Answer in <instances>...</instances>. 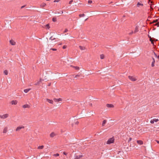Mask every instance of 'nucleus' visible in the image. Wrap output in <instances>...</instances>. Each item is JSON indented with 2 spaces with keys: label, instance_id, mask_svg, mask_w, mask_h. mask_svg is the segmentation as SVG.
Segmentation results:
<instances>
[{
  "label": "nucleus",
  "instance_id": "1",
  "mask_svg": "<svg viewBox=\"0 0 159 159\" xmlns=\"http://www.w3.org/2000/svg\"><path fill=\"white\" fill-rule=\"evenodd\" d=\"M114 142V139L113 137H112L109 139L107 142V144H110L113 143Z\"/></svg>",
  "mask_w": 159,
  "mask_h": 159
},
{
  "label": "nucleus",
  "instance_id": "2",
  "mask_svg": "<svg viewBox=\"0 0 159 159\" xmlns=\"http://www.w3.org/2000/svg\"><path fill=\"white\" fill-rule=\"evenodd\" d=\"M9 115L7 114H6L2 115H0V118L2 119H4L8 117Z\"/></svg>",
  "mask_w": 159,
  "mask_h": 159
},
{
  "label": "nucleus",
  "instance_id": "3",
  "mask_svg": "<svg viewBox=\"0 0 159 159\" xmlns=\"http://www.w3.org/2000/svg\"><path fill=\"white\" fill-rule=\"evenodd\" d=\"M128 78L129 79L133 81H135L137 79L134 77L131 76H129Z\"/></svg>",
  "mask_w": 159,
  "mask_h": 159
},
{
  "label": "nucleus",
  "instance_id": "4",
  "mask_svg": "<svg viewBox=\"0 0 159 159\" xmlns=\"http://www.w3.org/2000/svg\"><path fill=\"white\" fill-rule=\"evenodd\" d=\"M159 120L158 119H153V120H151L150 121V123L151 124H153L154 122H157Z\"/></svg>",
  "mask_w": 159,
  "mask_h": 159
},
{
  "label": "nucleus",
  "instance_id": "5",
  "mask_svg": "<svg viewBox=\"0 0 159 159\" xmlns=\"http://www.w3.org/2000/svg\"><path fill=\"white\" fill-rule=\"evenodd\" d=\"M80 77V79H82L83 77H84V76L82 75V74H80V75H75V76H74V78L76 77Z\"/></svg>",
  "mask_w": 159,
  "mask_h": 159
},
{
  "label": "nucleus",
  "instance_id": "6",
  "mask_svg": "<svg viewBox=\"0 0 159 159\" xmlns=\"http://www.w3.org/2000/svg\"><path fill=\"white\" fill-rule=\"evenodd\" d=\"M24 128V127L23 126H18V127L16 129V131H18L20 130V129H23Z\"/></svg>",
  "mask_w": 159,
  "mask_h": 159
},
{
  "label": "nucleus",
  "instance_id": "7",
  "mask_svg": "<svg viewBox=\"0 0 159 159\" xmlns=\"http://www.w3.org/2000/svg\"><path fill=\"white\" fill-rule=\"evenodd\" d=\"M46 100L47 102H48L49 103L52 104L53 103V101L52 100H50L48 98L46 99Z\"/></svg>",
  "mask_w": 159,
  "mask_h": 159
},
{
  "label": "nucleus",
  "instance_id": "8",
  "mask_svg": "<svg viewBox=\"0 0 159 159\" xmlns=\"http://www.w3.org/2000/svg\"><path fill=\"white\" fill-rule=\"evenodd\" d=\"M83 157V155H75L74 159H80Z\"/></svg>",
  "mask_w": 159,
  "mask_h": 159
},
{
  "label": "nucleus",
  "instance_id": "9",
  "mask_svg": "<svg viewBox=\"0 0 159 159\" xmlns=\"http://www.w3.org/2000/svg\"><path fill=\"white\" fill-rule=\"evenodd\" d=\"M17 103V101L16 100H12L11 102V103L12 105H16Z\"/></svg>",
  "mask_w": 159,
  "mask_h": 159
},
{
  "label": "nucleus",
  "instance_id": "10",
  "mask_svg": "<svg viewBox=\"0 0 159 159\" xmlns=\"http://www.w3.org/2000/svg\"><path fill=\"white\" fill-rule=\"evenodd\" d=\"M10 43L12 45H14L16 44V42L13 40H11L10 41Z\"/></svg>",
  "mask_w": 159,
  "mask_h": 159
},
{
  "label": "nucleus",
  "instance_id": "11",
  "mask_svg": "<svg viewBox=\"0 0 159 159\" xmlns=\"http://www.w3.org/2000/svg\"><path fill=\"white\" fill-rule=\"evenodd\" d=\"M152 59L153 61L152 63L151 66L152 67H154L155 66L154 64H155V61L154 58L153 57H152Z\"/></svg>",
  "mask_w": 159,
  "mask_h": 159
},
{
  "label": "nucleus",
  "instance_id": "12",
  "mask_svg": "<svg viewBox=\"0 0 159 159\" xmlns=\"http://www.w3.org/2000/svg\"><path fill=\"white\" fill-rule=\"evenodd\" d=\"M137 143L139 145H142L143 144V142L142 140H138L137 141Z\"/></svg>",
  "mask_w": 159,
  "mask_h": 159
},
{
  "label": "nucleus",
  "instance_id": "13",
  "mask_svg": "<svg viewBox=\"0 0 159 159\" xmlns=\"http://www.w3.org/2000/svg\"><path fill=\"white\" fill-rule=\"evenodd\" d=\"M23 108H29L30 107V105L28 104H25L22 106Z\"/></svg>",
  "mask_w": 159,
  "mask_h": 159
},
{
  "label": "nucleus",
  "instance_id": "14",
  "mask_svg": "<svg viewBox=\"0 0 159 159\" xmlns=\"http://www.w3.org/2000/svg\"><path fill=\"white\" fill-rule=\"evenodd\" d=\"M54 101L55 102H58L62 100V99L61 98H59L58 99L54 98L53 99Z\"/></svg>",
  "mask_w": 159,
  "mask_h": 159
},
{
  "label": "nucleus",
  "instance_id": "15",
  "mask_svg": "<svg viewBox=\"0 0 159 159\" xmlns=\"http://www.w3.org/2000/svg\"><path fill=\"white\" fill-rule=\"evenodd\" d=\"M106 106L108 108L113 107H114V105L111 104H107L106 105Z\"/></svg>",
  "mask_w": 159,
  "mask_h": 159
},
{
  "label": "nucleus",
  "instance_id": "16",
  "mask_svg": "<svg viewBox=\"0 0 159 159\" xmlns=\"http://www.w3.org/2000/svg\"><path fill=\"white\" fill-rule=\"evenodd\" d=\"M46 5V4L45 3H43L41 4L40 5V7L41 8H43V7H44Z\"/></svg>",
  "mask_w": 159,
  "mask_h": 159
},
{
  "label": "nucleus",
  "instance_id": "17",
  "mask_svg": "<svg viewBox=\"0 0 159 159\" xmlns=\"http://www.w3.org/2000/svg\"><path fill=\"white\" fill-rule=\"evenodd\" d=\"M158 22H159V19H157L155 20H154L151 23L153 24L155 23H158Z\"/></svg>",
  "mask_w": 159,
  "mask_h": 159
},
{
  "label": "nucleus",
  "instance_id": "18",
  "mask_svg": "<svg viewBox=\"0 0 159 159\" xmlns=\"http://www.w3.org/2000/svg\"><path fill=\"white\" fill-rule=\"evenodd\" d=\"M139 31V27L138 26H136L135 28V30L134 31V33H136L138 32Z\"/></svg>",
  "mask_w": 159,
  "mask_h": 159
},
{
  "label": "nucleus",
  "instance_id": "19",
  "mask_svg": "<svg viewBox=\"0 0 159 159\" xmlns=\"http://www.w3.org/2000/svg\"><path fill=\"white\" fill-rule=\"evenodd\" d=\"M55 134L54 132H52L50 134V136L51 138L53 137L55 135Z\"/></svg>",
  "mask_w": 159,
  "mask_h": 159
},
{
  "label": "nucleus",
  "instance_id": "20",
  "mask_svg": "<svg viewBox=\"0 0 159 159\" xmlns=\"http://www.w3.org/2000/svg\"><path fill=\"white\" fill-rule=\"evenodd\" d=\"M7 131V127H5L3 130V133H6Z\"/></svg>",
  "mask_w": 159,
  "mask_h": 159
},
{
  "label": "nucleus",
  "instance_id": "21",
  "mask_svg": "<svg viewBox=\"0 0 159 159\" xmlns=\"http://www.w3.org/2000/svg\"><path fill=\"white\" fill-rule=\"evenodd\" d=\"M148 3V4H149L151 6H150L151 8V9H153V8H152V7L151 4H152L153 3V2L151 1L150 0H149Z\"/></svg>",
  "mask_w": 159,
  "mask_h": 159
},
{
  "label": "nucleus",
  "instance_id": "22",
  "mask_svg": "<svg viewBox=\"0 0 159 159\" xmlns=\"http://www.w3.org/2000/svg\"><path fill=\"white\" fill-rule=\"evenodd\" d=\"M79 47L80 48V49L82 50H84L85 49V48L84 47L82 46H79Z\"/></svg>",
  "mask_w": 159,
  "mask_h": 159
},
{
  "label": "nucleus",
  "instance_id": "23",
  "mask_svg": "<svg viewBox=\"0 0 159 159\" xmlns=\"http://www.w3.org/2000/svg\"><path fill=\"white\" fill-rule=\"evenodd\" d=\"M52 20L53 22H56L57 20L56 17H54L52 18Z\"/></svg>",
  "mask_w": 159,
  "mask_h": 159
},
{
  "label": "nucleus",
  "instance_id": "24",
  "mask_svg": "<svg viewBox=\"0 0 159 159\" xmlns=\"http://www.w3.org/2000/svg\"><path fill=\"white\" fill-rule=\"evenodd\" d=\"M30 89H26L24 90V91L25 93H28Z\"/></svg>",
  "mask_w": 159,
  "mask_h": 159
},
{
  "label": "nucleus",
  "instance_id": "25",
  "mask_svg": "<svg viewBox=\"0 0 159 159\" xmlns=\"http://www.w3.org/2000/svg\"><path fill=\"white\" fill-rule=\"evenodd\" d=\"M143 4H142V3H140L139 2H138L137 4V7H139V6H143Z\"/></svg>",
  "mask_w": 159,
  "mask_h": 159
},
{
  "label": "nucleus",
  "instance_id": "26",
  "mask_svg": "<svg viewBox=\"0 0 159 159\" xmlns=\"http://www.w3.org/2000/svg\"><path fill=\"white\" fill-rule=\"evenodd\" d=\"M4 73L5 75H7L8 74V71L7 70H5L4 71Z\"/></svg>",
  "mask_w": 159,
  "mask_h": 159
},
{
  "label": "nucleus",
  "instance_id": "27",
  "mask_svg": "<svg viewBox=\"0 0 159 159\" xmlns=\"http://www.w3.org/2000/svg\"><path fill=\"white\" fill-rule=\"evenodd\" d=\"M107 122V120H104L103 122H102V126H103L104 125V124H105Z\"/></svg>",
  "mask_w": 159,
  "mask_h": 159
},
{
  "label": "nucleus",
  "instance_id": "28",
  "mask_svg": "<svg viewBox=\"0 0 159 159\" xmlns=\"http://www.w3.org/2000/svg\"><path fill=\"white\" fill-rule=\"evenodd\" d=\"M44 147V146L43 145H42L41 146H39L38 147V149H42Z\"/></svg>",
  "mask_w": 159,
  "mask_h": 159
},
{
  "label": "nucleus",
  "instance_id": "29",
  "mask_svg": "<svg viewBox=\"0 0 159 159\" xmlns=\"http://www.w3.org/2000/svg\"><path fill=\"white\" fill-rule=\"evenodd\" d=\"M73 67L76 70H79L80 69L79 67L78 66H73Z\"/></svg>",
  "mask_w": 159,
  "mask_h": 159
},
{
  "label": "nucleus",
  "instance_id": "30",
  "mask_svg": "<svg viewBox=\"0 0 159 159\" xmlns=\"http://www.w3.org/2000/svg\"><path fill=\"white\" fill-rule=\"evenodd\" d=\"M104 56L103 54L100 55V57L101 59H103L104 58Z\"/></svg>",
  "mask_w": 159,
  "mask_h": 159
},
{
  "label": "nucleus",
  "instance_id": "31",
  "mask_svg": "<svg viewBox=\"0 0 159 159\" xmlns=\"http://www.w3.org/2000/svg\"><path fill=\"white\" fill-rule=\"evenodd\" d=\"M56 39L55 38H52V36H51L50 38L49 39L51 40H54Z\"/></svg>",
  "mask_w": 159,
  "mask_h": 159
},
{
  "label": "nucleus",
  "instance_id": "32",
  "mask_svg": "<svg viewBox=\"0 0 159 159\" xmlns=\"http://www.w3.org/2000/svg\"><path fill=\"white\" fill-rule=\"evenodd\" d=\"M85 16V15L84 14H80L79 15V16L80 17H83V16Z\"/></svg>",
  "mask_w": 159,
  "mask_h": 159
},
{
  "label": "nucleus",
  "instance_id": "33",
  "mask_svg": "<svg viewBox=\"0 0 159 159\" xmlns=\"http://www.w3.org/2000/svg\"><path fill=\"white\" fill-rule=\"evenodd\" d=\"M46 27L48 29H49L50 28V26L48 24L47 25H46Z\"/></svg>",
  "mask_w": 159,
  "mask_h": 159
},
{
  "label": "nucleus",
  "instance_id": "34",
  "mask_svg": "<svg viewBox=\"0 0 159 159\" xmlns=\"http://www.w3.org/2000/svg\"><path fill=\"white\" fill-rule=\"evenodd\" d=\"M50 50H52L53 51H56L57 50V49L56 48H51L50 49Z\"/></svg>",
  "mask_w": 159,
  "mask_h": 159
},
{
  "label": "nucleus",
  "instance_id": "35",
  "mask_svg": "<svg viewBox=\"0 0 159 159\" xmlns=\"http://www.w3.org/2000/svg\"><path fill=\"white\" fill-rule=\"evenodd\" d=\"M39 84H40V81H38V82H36L34 84L35 85H39Z\"/></svg>",
  "mask_w": 159,
  "mask_h": 159
},
{
  "label": "nucleus",
  "instance_id": "36",
  "mask_svg": "<svg viewBox=\"0 0 159 159\" xmlns=\"http://www.w3.org/2000/svg\"><path fill=\"white\" fill-rule=\"evenodd\" d=\"M67 48V46L66 45H64L62 47V48L64 49L66 48Z\"/></svg>",
  "mask_w": 159,
  "mask_h": 159
},
{
  "label": "nucleus",
  "instance_id": "37",
  "mask_svg": "<svg viewBox=\"0 0 159 159\" xmlns=\"http://www.w3.org/2000/svg\"><path fill=\"white\" fill-rule=\"evenodd\" d=\"M131 140H132V138H131V137H129V139L128 140V143L129 142L131 141Z\"/></svg>",
  "mask_w": 159,
  "mask_h": 159
},
{
  "label": "nucleus",
  "instance_id": "38",
  "mask_svg": "<svg viewBox=\"0 0 159 159\" xmlns=\"http://www.w3.org/2000/svg\"><path fill=\"white\" fill-rule=\"evenodd\" d=\"M59 155L58 153H56V154H54V156L56 157L58 156Z\"/></svg>",
  "mask_w": 159,
  "mask_h": 159
},
{
  "label": "nucleus",
  "instance_id": "39",
  "mask_svg": "<svg viewBox=\"0 0 159 159\" xmlns=\"http://www.w3.org/2000/svg\"><path fill=\"white\" fill-rule=\"evenodd\" d=\"M73 2V0H71L69 2V4H71Z\"/></svg>",
  "mask_w": 159,
  "mask_h": 159
},
{
  "label": "nucleus",
  "instance_id": "40",
  "mask_svg": "<svg viewBox=\"0 0 159 159\" xmlns=\"http://www.w3.org/2000/svg\"><path fill=\"white\" fill-rule=\"evenodd\" d=\"M61 0H55L54 1V2H59Z\"/></svg>",
  "mask_w": 159,
  "mask_h": 159
},
{
  "label": "nucleus",
  "instance_id": "41",
  "mask_svg": "<svg viewBox=\"0 0 159 159\" xmlns=\"http://www.w3.org/2000/svg\"><path fill=\"white\" fill-rule=\"evenodd\" d=\"M68 31V29H66L64 31V33H66Z\"/></svg>",
  "mask_w": 159,
  "mask_h": 159
},
{
  "label": "nucleus",
  "instance_id": "42",
  "mask_svg": "<svg viewBox=\"0 0 159 159\" xmlns=\"http://www.w3.org/2000/svg\"><path fill=\"white\" fill-rule=\"evenodd\" d=\"M88 2L89 3L91 4V3H92V1L89 0L88 1Z\"/></svg>",
  "mask_w": 159,
  "mask_h": 159
},
{
  "label": "nucleus",
  "instance_id": "43",
  "mask_svg": "<svg viewBox=\"0 0 159 159\" xmlns=\"http://www.w3.org/2000/svg\"><path fill=\"white\" fill-rule=\"evenodd\" d=\"M133 31H132V32H130V33H129V35H131L133 34Z\"/></svg>",
  "mask_w": 159,
  "mask_h": 159
},
{
  "label": "nucleus",
  "instance_id": "44",
  "mask_svg": "<svg viewBox=\"0 0 159 159\" xmlns=\"http://www.w3.org/2000/svg\"><path fill=\"white\" fill-rule=\"evenodd\" d=\"M151 43L153 45H154V41H152L151 42Z\"/></svg>",
  "mask_w": 159,
  "mask_h": 159
},
{
  "label": "nucleus",
  "instance_id": "45",
  "mask_svg": "<svg viewBox=\"0 0 159 159\" xmlns=\"http://www.w3.org/2000/svg\"><path fill=\"white\" fill-rule=\"evenodd\" d=\"M63 154H64V155H67V153H66V152H63Z\"/></svg>",
  "mask_w": 159,
  "mask_h": 159
},
{
  "label": "nucleus",
  "instance_id": "46",
  "mask_svg": "<svg viewBox=\"0 0 159 159\" xmlns=\"http://www.w3.org/2000/svg\"><path fill=\"white\" fill-rule=\"evenodd\" d=\"M79 122H78V121H77L76 122H75V124H76V125H78V124H79Z\"/></svg>",
  "mask_w": 159,
  "mask_h": 159
},
{
  "label": "nucleus",
  "instance_id": "47",
  "mask_svg": "<svg viewBox=\"0 0 159 159\" xmlns=\"http://www.w3.org/2000/svg\"><path fill=\"white\" fill-rule=\"evenodd\" d=\"M149 40L151 42L152 41H153L152 40V38H150L149 39Z\"/></svg>",
  "mask_w": 159,
  "mask_h": 159
},
{
  "label": "nucleus",
  "instance_id": "48",
  "mask_svg": "<svg viewBox=\"0 0 159 159\" xmlns=\"http://www.w3.org/2000/svg\"><path fill=\"white\" fill-rule=\"evenodd\" d=\"M158 24H157V23L155 24H154V26H157V25Z\"/></svg>",
  "mask_w": 159,
  "mask_h": 159
},
{
  "label": "nucleus",
  "instance_id": "49",
  "mask_svg": "<svg viewBox=\"0 0 159 159\" xmlns=\"http://www.w3.org/2000/svg\"><path fill=\"white\" fill-rule=\"evenodd\" d=\"M25 5L22 6L21 7V9H22V8H24V7H25Z\"/></svg>",
  "mask_w": 159,
  "mask_h": 159
},
{
  "label": "nucleus",
  "instance_id": "50",
  "mask_svg": "<svg viewBox=\"0 0 159 159\" xmlns=\"http://www.w3.org/2000/svg\"><path fill=\"white\" fill-rule=\"evenodd\" d=\"M42 80H43L42 79H40V81H40V82H41Z\"/></svg>",
  "mask_w": 159,
  "mask_h": 159
},
{
  "label": "nucleus",
  "instance_id": "51",
  "mask_svg": "<svg viewBox=\"0 0 159 159\" xmlns=\"http://www.w3.org/2000/svg\"><path fill=\"white\" fill-rule=\"evenodd\" d=\"M156 141L159 144V141H158L157 140H156Z\"/></svg>",
  "mask_w": 159,
  "mask_h": 159
},
{
  "label": "nucleus",
  "instance_id": "52",
  "mask_svg": "<svg viewBox=\"0 0 159 159\" xmlns=\"http://www.w3.org/2000/svg\"><path fill=\"white\" fill-rule=\"evenodd\" d=\"M154 55H155V56L156 57H157V55H156V54L154 52Z\"/></svg>",
  "mask_w": 159,
  "mask_h": 159
},
{
  "label": "nucleus",
  "instance_id": "53",
  "mask_svg": "<svg viewBox=\"0 0 159 159\" xmlns=\"http://www.w3.org/2000/svg\"><path fill=\"white\" fill-rule=\"evenodd\" d=\"M51 84V83H50L48 84V86H50Z\"/></svg>",
  "mask_w": 159,
  "mask_h": 159
},
{
  "label": "nucleus",
  "instance_id": "54",
  "mask_svg": "<svg viewBox=\"0 0 159 159\" xmlns=\"http://www.w3.org/2000/svg\"><path fill=\"white\" fill-rule=\"evenodd\" d=\"M148 37L150 39V38H151V37L149 35H148Z\"/></svg>",
  "mask_w": 159,
  "mask_h": 159
},
{
  "label": "nucleus",
  "instance_id": "55",
  "mask_svg": "<svg viewBox=\"0 0 159 159\" xmlns=\"http://www.w3.org/2000/svg\"><path fill=\"white\" fill-rule=\"evenodd\" d=\"M157 24H158L157 25V27H159V22H158Z\"/></svg>",
  "mask_w": 159,
  "mask_h": 159
},
{
  "label": "nucleus",
  "instance_id": "56",
  "mask_svg": "<svg viewBox=\"0 0 159 159\" xmlns=\"http://www.w3.org/2000/svg\"><path fill=\"white\" fill-rule=\"evenodd\" d=\"M158 58L159 59V56H157V57H156Z\"/></svg>",
  "mask_w": 159,
  "mask_h": 159
},
{
  "label": "nucleus",
  "instance_id": "57",
  "mask_svg": "<svg viewBox=\"0 0 159 159\" xmlns=\"http://www.w3.org/2000/svg\"><path fill=\"white\" fill-rule=\"evenodd\" d=\"M61 14L63 13V11H61Z\"/></svg>",
  "mask_w": 159,
  "mask_h": 159
},
{
  "label": "nucleus",
  "instance_id": "58",
  "mask_svg": "<svg viewBox=\"0 0 159 159\" xmlns=\"http://www.w3.org/2000/svg\"><path fill=\"white\" fill-rule=\"evenodd\" d=\"M155 41H157V39H155Z\"/></svg>",
  "mask_w": 159,
  "mask_h": 159
},
{
  "label": "nucleus",
  "instance_id": "59",
  "mask_svg": "<svg viewBox=\"0 0 159 159\" xmlns=\"http://www.w3.org/2000/svg\"><path fill=\"white\" fill-rule=\"evenodd\" d=\"M157 129H158V130H159V128H157Z\"/></svg>",
  "mask_w": 159,
  "mask_h": 159
},
{
  "label": "nucleus",
  "instance_id": "60",
  "mask_svg": "<svg viewBox=\"0 0 159 159\" xmlns=\"http://www.w3.org/2000/svg\"><path fill=\"white\" fill-rule=\"evenodd\" d=\"M87 19H85V20H87Z\"/></svg>",
  "mask_w": 159,
  "mask_h": 159
},
{
  "label": "nucleus",
  "instance_id": "61",
  "mask_svg": "<svg viewBox=\"0 0 159 159\" xmlns=\"http://www.w3.org/2000/svg\"><path fill=\"white\" fill-rule=\"evenodd\" d=\"M112 3V2H110V3Z\"/></svg>",
  "mask_w": 159,
  "mask_h": 159
},
{
  "label": "nucleus",
  "instance_id": "62",
  "mask_svg": "<svg viewBox=\"0 0 159 159\" xmlns=\"http://www.w3.org/2000/svg\"><path fill=\"white\" fill-rule=\"evenodd\" d=\"M59 44L61 45V43L60 44Z\"/></svg>",
  "mask_w": 159,
  "mask_h": 159
}]
</instances>
